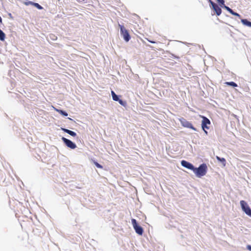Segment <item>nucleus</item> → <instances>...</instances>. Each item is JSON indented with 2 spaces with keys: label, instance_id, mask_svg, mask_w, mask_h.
I'll use <instances>...</instances> for the list:
<instances>
[{
  "label": "nucleus",
  "instance_id": "obj_23",
  "mask_svg": "<svg viewBox=\"0 0 251 251\" xmlns=\"http://www.w3.org/2000/svg\"><path fill=\"white\" fill-rule=\"evenodd\" d=\"M146 39L147 41H148L149 42H150V43H155L154 41H151V40H149L148 38H146Z\"/></svg>",
  "mask_w": 251,
  "mask_h": 251
},
{
  "label": "nucleus",
  "instance_id": "obj_5",
  "mask_svg": "<svg viewBox=\"0 0 251 251\" xmlns=\"http://www.w3.org/2000/svg\"><path fill=\"white\" fill-rule=\"evenodd\" d=\"M201 117L202 118V122H201V126L203 130L204 131L206 134H207V132L205 130V129H209V127L207 126V125H210L211 123L210 120L207 118L206 117L201 116Z\"/></svg>",
  "mask_w": 251,
  "mask_h": 251
},
{
  "label": "nucleus",
  "instance_id": "obj_3",
  "mask_svg": "<svg viewBox=\"0 0 251 251\" xmlns=\"http://www.w3.org/2000/svg\"><path fill=\"white\" fill-rule=\"evenodd\" d=\"M241 208L243 211L248 216L251 217V209L247 204V203L243 200L240 202Z\"/></svg>",
  "mask_w": 251,
  "mask_h": 251
},
{
  "label": "nucleus",
  "instance_id": "obj_15",
  "mask_svg": "<svg viewBox=\"0 0 251 251\" xmlns=\"http://www.w3.org/2000/svg\"><path fill=\"white\" fill-rule=\"evenodd\" d=\"M5 38V35L4 33L0 29V40L1 41H3Z\"/></svg>",
  "mask_w": 251,
  "mask_h": 251
},
{
  "label": "nucleus",
  "instance_id": "obj_9",
  "mask_svg": "<svg viewBox=\"0 0 251 251\" xmlns=\"http://www.w3.org/2000/svg\"><path fill=\"white\" fill-rule=\"evenodd\" d=\"M181 164L182 166H183L187 169H189L192 171H193V170L194 169V166L191 163H190L185 160H182L181 162Z\"/></svg>",
  "mask_w": 251,
  "mask_h": 251
},
{
  "label": "nucleus",
  "instance_id": "obj_22",
  "mask_svg": "<svg viewBox=\"0 0 251 251\" xmlns=\"http://www.w3.org/2000/svg\"><path fill=\"white\" fill-rule=\"evenodd\" d=\"M112 99L115 101H118L119 100V98H118V96L117 95L114 96L112 97Z\"/></svg>",
  "mask_w": 251,
  "mask_h": 251
},
{
  "label": "nucleus",
  "instance_id": "obj_14",
  "mask_svg": "<svg viewBox=\"0 0 251 251\" xmlns=\"http://www.w3.org/2000/svg\"><path fill=\"white\" fill-rule=\"evenodd\" d=\"M225 84L227 85L231 86L232 87H235L237 86V84L235 83L234 82L231 81V82H226L225 83Z\"/></svg>",
  "mask_w": 251,
  "mask_h": 251
},
{
  "label": "nucleus",
  "instance_id": "obj_6",
  "mask_svg": "<svg viewBox=\"0 0 251 251\" xmlns=\"http://www.w3.org/2000/svg\"><path fill=\"white\" fill-rule=\"evenodd\" d=\"M179 121L183 126L192 129L194 130H196V128L193 126V125L190 122L185 119L184 118L179 119Z\"/></svg>",
  "mask_w": 251,
  "mask_h": 251
},
{
  "label": "nucleus",
  "instance_id": "obj_19",
  "mask_svg": "<svg viewBox=\"0 0 251 251\" xmlns=\"http://www.w3.org/2000/svg\"><path fill=\"white\" fill-rule=\"evenodd\" d=\"M221 5V6H223L225 7V1L224 0H216Z\"/></svg>",
  "mask_w": 251,
  "mask_h": 251
},
{
  "label": "nucleus",
  "instance_id": "obj_16",
  "mask_svg": "<svg viewBox=\"0 0 251 251\" xmlns=\"http://www.w3.org/2000/svg\"><path fill=\"white\" fill-rule=\"evenodd\" d=\"M33 6H35V7H36L37 9H38L39 10H41L43 8V7L41 6L39 4H38V3L34 2L33 3Z\"/></svg>",
  "mask_w": 251,
  "mask_h": 251
},
{
  "label": "nucleus",
  "instance_id": "obj_17",
  "mask_svg": "<svg viewBox=\"0 0 251 251\" xmlns=\"http://www.w3.org/2000/svg\"><path fill=\"white\" fill-rule=\"evenodd\" d=\"M118 101L119 102V103L121 105H123L124 106H126V102L125 101H123V100H120L119 99V100H118Z\"/></svg>",
  "mask_w": 251,
  "mask_h": 251
},
{
  "label": "nucleus",
  "instance_id": "obj_7",
  "mask_svg": "<svg viewBox=\"0 0 251 251\" xmlns=\"http://www.w3.org/2000/svg\"><path fill=\"white\" fill-rule=\"evenodd\" d=\"M209 2L212 6V8L215 12L213 14H216L217 16L220 15L222 13V9L221 8H220L217 4L215 3L211 0H209Z\"/></svg>",
  "mask_w": 251,
  "mask_h": 251
},
{
  "label": "nucleus",
  "instance_id": "obj_4",
  "mask_svg": "<svg viewBox=\"0 0 251 251\" xmlns=\"http://www.w3.org/2000/svg\"><path fill=\"white\" fill-rule=\"evenodd\" d=\"M131 223L136 232L139 235H142L143 233V228L141 226L138 225L136 220L134 219H132L131 220Z\"/></svg>",
  "mask_w": 251,
  "mask_h": 251
},
{
  "label": "nucleus",
  "instance_id": "obj_10",
  "mask_svg": "<svg viewBox=\"0 0 251 251\" xmlns=\"http://www.w3.org/2000/svg\"><path fill=\"white\" fill-rule=\"evenodd\" d=\"M227 11H228L230 13H231L232 15H234V16H237V17H240V15L237 13H236L235 12H234L231 8H230L228 6H226V5H225V7H224Z\"/></svg>",
  "mask_w": 251,
  "mask_h": 251
},
{
  "label": "nucleus",
  "instance_id": "obj_21",
  "mask_svg": "<svg viewBox=\"0 0 251 251\" xmlns=\"http://www.w3.org/2000/svg\"><path fill=\"white\" fill-rule=\"evenodd\" d=\"M95 165L99 168H102V166L97 162H94Z\"/></svg>",
  "mask_w": 251,
  "mask_h": 251
},
{
  "label": "nucleus",
  "instance_id": "obj_2",
  "mask_svg": "<svg viewBox=\"0 0 251 251\" xmlns=\"http://www.w3.org/2000/svg\"><path fill=\"white\" fill-rule=\"evenodd\" d=\"M120 28L121 34L123 36L124 39L126 42H128L130 39V36L128 30L124 27V25L119 24Z\"/></svg>",
  "mask_w": 251,
  "mask_h": 251
},
{
  "label": "nucleus",
  "instance_id": "obj_8",
  "mask_svg": "<svg viewBox=\"0 0 251 251\" xmlns=\"http://www.w3.org/2000/svg\"><path fill=\"white\" fill-rule=\"evenodd\" d=\"M62 140L68 148L71 149H75V148H76V145L71 140L65 137H62Z\"/></svg>",
  "mask_w": 251,
  "mask_h": 251
},
{
  "label": "nucleus",
  "instance_id": "obj_1",
  "mask_svg": "<svg viewBox=\"0 0 251 251\" xmlns=\"http://www.w3.org/2000/svg\"><path fill=\"white\" fill-rule=\"evenodd\" d=\"M207 167L205 164H201L198 168H195L193 170L194 173L198 177H201L206 175L207 173Z\"/></svg>",
  "mask_w": 251,
  "mask_h": 251
},
{
  "label": "nucleus",
  "instance_id": "obj_13",
  "mask_svg": "<svg viewBox=\"0 0 251 251\" xmlns=\"http://www.w3.org/2000/svg\"><path fill=\"white\" fill-rule=\"evenodd\" d=\"M241 22L244 25L251 27V22L248 21L247 19H242Z\"/></svg>",
  "mask_w": 251,
  "mask_h": 251
},
{
  "label": "nucleus",
  "instance_id": "obj_18",
  "mask_svg": "<svg viewBox=\"0 0 251 251\" xmlns=\"http://www.w3.org/2000/svg\"><path fill=\"white\" fill-rule=\"evenodd\" d=\"M216 159L219 161L225 164L226 160L224 158H220L219 156H216Z\"/></svg>",
  "mask_w": 251,
  "mask_h": 251
},
{
  "label": "nucleus",
  "instance_id": "obj_20",
  "mask_svg": "<svg viewBox=\"0 0 251 251\" xmlns=\"http://www.w3.org/2000/svg\"><path fill=\"white\" fill-rule=\"evenodd\" d=\"M33 2L32 1H26V2H24V4L25 5H33Z\"/></svg>",
  "mask_w": 251,
  "mask_h": 251
},
{
  "label": "nucleus",
  "instance_id": "obj_24",
  "mask_svg": "<svg viewBox=\"0 0 251 251\" xmlns=\"http://www.w3.org/2000/svg\"><path fill=\"white\" fill-rule=\"evenodd\" d=\"M116 94L115 93V92L113 91H111V95H112V97H113L114 96L116 95Z\"/></svg>",
  "mask_w": 251,
  "mask_h": 251
},
{
  "label": "nucleus",
  "instance_id": "obj_11",
  "mask_svg": "<svg viewBox=\"0 0 251 251\" xmlns=\"http://www.w3.org/2000/svg\"><path fill=\"white\" fill-rule=\"evenodd\" d=\"M61 129L65 132L67 133L68 134H70V135H71V136H72L73 137H75V136H76V133L74 131H73L70 130L68 129L63 128H62Z\"/></svg>",
  "mask_w": 251,
  "mask_h": 251
},
{
  "label": "nucleus",
  "instance_id": "obj_25",
  "mask_svg": "<svg viewBox=\"0 0 251 251\" xmlns=\"http://www.w3.org/2000/svg\"><path fill=\"white\" fill-rule=\"evenodd\" d=\"M247 248L249 250L251 251V245H248Z\"/></svg>",
  "mask_w": 251,
  "mask_h": 251
},
{
  "label": "nucleus",
  "instance_id": "obj_12",
  "mask_svg": "<svg viewBox=\"0 0 251 251\" xmlns=\"http://www.w3.org/2000/svg\"><path fill=\"white\" fill-rule=\"evenodd\" d=\"M53 108H54V109L56 111L58 112L60 114H61V115H63L64 116H68V113L66 112H65V111L62 110L57 109V108H55L54 107H53Z\"/></svg>",
  "mask_w": 251,
  "mask_h": 251
}]
</instances>
